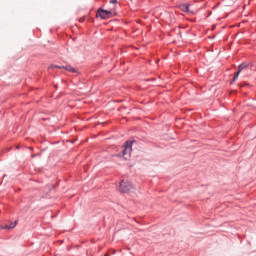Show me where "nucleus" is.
Segmentation results:
<instances>
[{"mask_svg":"<svg viewBox=\"0 0 256 256\" xmlns=\"http://www.w3.org/2000/svg\"><path fill=\"white\" fill-rule=\"evenodd\" d=\"M96 15L101 19H109L111 17H115V6L110 10L99 8Z\"/></svg>","mask_w":256,"mask_h":256,"instance_id":"1","label":"nucleus"},{"mask_svg":"<svg viewBox=\"0 0 256 256\" xmlns=\"http://www.w3.org/2000/svg\"><path fill=\"white\" fill-rule=\"evenodd\" d=\"M119 189L122 193H133V191H135V186L129 181L122 180Z\"/></svg>","mask_w":256,"mask_h":256,"instance_id":"2","label":"nucleus"},{"mask_svg":"<svg viewBox=\"0 0 256 256\" xmlns=\"http://www.w3.org/2000/svg\"><path fill=\"white\" fill-rule=\"evenodd\" d=\"M133 143H135V141L126 142L122 150L121 157H124V159H129L131 157V151H133Z\"/></svg>","mask_w":256,"mask_h":256,"instance_id":"3","label":"nucleus"},{"mask_svg":"<svg viewBox=\"0 0 256 256\" xmlns=\"http://www.w3.org/2000/svg\"><path fill=\"white\" fill-rule=\"evenodd\" d=\"M55 67L57 69H65V71H69L70 73H76L77 70H75V68H73L71 65H66V66H52Z\"/></svg>","mask_w":256,"mask_h":256,"instance_id":"4","label":"nucleus"},{"mask_svg":"<svg viewBox=\"0 0 256 256\" xmlns=\"http://www.w3.org/2000/svg\"><path fill=\"white\" fill-rule=\"evenodd\" d=\"M179 9L182 10L184 13H191L189 10V4H181L179 6Z\"/></svg>","mask_w":256,"mask_h":256,"instance_id":"5","label":"nucleus"},{"mask_svg":"<svg viewBox=\"0 0 256 256\" xmlns=\"http://www.w3.org/2000/svg\"><path fill=\"white\" fill-rule=\"evenodd\" d=\"M15 227H17V221H15L14 223H11L10 225H5L0 227V229H15Z\"/></svg>","mask_w":256,"mask_h":256,"instance_id":"6","label":"nucleus"},{"mask_svg":"<svg viewBox=\"0 0 256 256\" xmlns=\"http://www.w3.org/2000/svg\"><path fill=\"white\" fill-rule=\"evenodd\" d=\"M248 65L247 63H242L238 66V71L239 73H241V71H243V69H247Z\"/></svg>","mask_w":256,"mask_h":256,"instance_id":"7","label":"nucleus"},{"mask_svg":"<svg viewBox=\"0 0 256 256\" xmlns=\"http://www.w3.org/2000/svg\"><path fill=\"white\" fill-rule=\"evenodd\" d=\"M241 74V72H239V70L237 71V73L235 74L233 81H237V79H239V75Z\"/></svg>","mask_w":256,"mask_h":256,"instance_id":"8","label":"nucleus"},{"mask_svg":"<svg viewBox=\"0 0 256 256\" xmlns=\"http://www.w3.org/2000/svg\"><path fill=\"white\" fill-rule=\"evenodd\" d=\"M110 3H112L113 5H116L117 0H111Z\"/></svg>","mask_w":256,"mask_h":256,"instance_id":"9","label":"nucleus"},{"mask_svg":"<svg viewBox=\"0 0 256 256\" xmlns=\"http://www.w3.org/2000/svg\"><path fill=\"white\" fill-rule=\"evenodd\" d=\"M231 83H235V81H233V80H232V82H231Z\"/></svg>","mask_w":256,"mask_h":256,"instance_id":"10","label":"nucleus"},{"mask_svg":"<svg viewBox=\"0 0 256 256\" xmlns=\"http://www.w3.org/2000/svg\"><path fill=\"white\" fill-rule=\"evenodd\" d=\"M105 256H109V254H105Z\"/></svg>","mask_w":256,"mask_h":256,"instance_id":"11","label":"nucleus"}]
</instances>
